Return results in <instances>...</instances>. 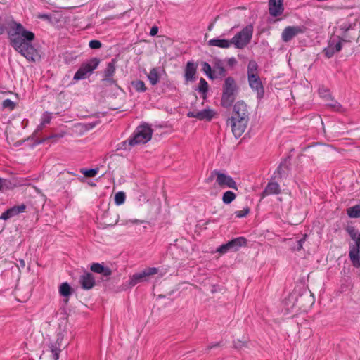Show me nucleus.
<instances>
[{
  "mask_svg": "<svg viewBox=\"0 0 360 360\" xmlns=\"http://www.w3.org/2000/svg\"><path fill=\"white\" fill-rule=\"evenodd\" d=\"M208 87L209 86L206 80L202 77L200 78L198 86L199 92L205 94L208 91Z\"/></svg>",
  "mask_w": 360,
  "mask_h": 360,
  "instance_id": "30",
  "label": "nucleus"
},
{
  "mask_svg": "<svg viewBox=\"0 0 360 360\" xmlns=\"http://www.w3.org/2000/svg\"><path fill=\"white\" fill-rule=\"evenodd\" d=\"M232 60L234 61L235 58H233V59L230 60V62L232 61Z\"/></svg>",
  "mask_w": 360,
  "mask_h": 360,
  "instance_id": "52",
  "label": "nucleus"
},
{
  "mask_svg": "<svg viewBox=\"0 0 360 360\" xmlns=\"http://www.w3.org/2000/svg\"><path fill=\"white\" fill-rule=\"evenodd\" d=\"M8 35L11 46L28 60L34 61L38 56L37 50L31 44L35 38L34 34L14 20L8 22Z\"/></svg>",
  "mask_w": 360,
  "mask_h": 360,
  "instance_id": "1",
  "label": "nucleus"
},
{
  "mask_svg": "<svg viewBox=\"0 0 360 360\" xmlns=\"http://www.w3.org/2000/svg\"><path fill=\"white\" fill-rule=\"evenodd\" d=\"M231 117L248 120V105L245 101H238L234 104Z\"/></svg>",
  "mask_w": 360,
  "mask_h": 360,
  "instance_id": "13",
  "label": "nucleus"
},
{
  "mask_svg": "<svg viewBox=\"0 0 360 360\" xmlns=\"http://www.w3.org/2000/svg\"><path fill=\"white\" fill-rule=\"evenodd\" d=\"M148 79L152 85H155L158 83L160 80V74L158 68H153L150 70L149 74L148 75Z\"/></svg>",
  "mask_w": 360,
  "mask_h": 360,
  "instance_id": "24",
  "label": "nucleus"
},
{
  "mask_svg": "<svg viewBox=\"0 0 360 360\" xmlns=\"http://www.w3.org/2000/svg\"><path fill=\"white\" fill-rule=\"evenodd\" d=\"M198 65L193 61H188L184 69V79L186 82L195 79Z\"/></svg>",
  "mask_w": 360,
  "mask_h": 360,
  "instance_id": "16",
  "label": "nucleus"
},
{
  "mask_svg": "<svg viewBox=\"0 0 360 360\" xmlns=\"http://www.w3.org/2000/svg\"><path fill=\"white\" fill-rule=\"evenodd\" d=\"M125 198V193L122 191H120L115 195V202L117 205H120L124 202Z\"/></svg>",
  "mask_w": 360,
  "mask_h": 360,
  "instance_id": "31",
  "label": "nucleus"
},
{
  "mask_svg": "<svg viewBox=\"0 0 360 360\" xmlns=\"http://www.w3.org/2000/svg\"><path fill=\"white\" fill-rule=\"evenodd\" d=\"M89 46L92 49H98L102 46V44L100 41L94 39L89 41Z\"/></svg>",
  "mask_w": 360,
  "mask_h": 360,
  "instance_id": "40",
  "label": "nucleus"
},
{
  "mask_svg": "<svg viewBox=\"0 0 360 360\" xmlns=\"http://www.w3.org/2000/svg\"><path fill=\"white\" fill-rule=\"evenodd\" d=\"M158 269L155 267H148L143 269L142 271L134 274L129 281V284L131 286L136 285L137 283L148 281V278L151 276L157 274Z\"/></svg>",
  "mask_w": 360,
  "mask_h": 360,
  "instance_id": "9",
  "label": "nucleus"
},
{
  "mask_svg": "<svg viewBox=\"0 0 360 360\" xmlns=\"http://www.w3.org/2000/svg\"><path fill=\"white\" fill-rule=\"evenodd\" d=\"M152 134L153 130L148 125L139 126L136 129L133 137L129 139V143L131 146L146 143L151 139Z\"/></svg>",
  "mask_w": 360,
  "mask_h": 360,
  "instance_id": "7",
  "label": "nucleus"
},
{
  "mask_svg": "<svg viewBox=\"0 0 360 360\" xmlns=\"http://www.w3.org/2000/svg\"><path fill=\"white\" fill-rule=\"evenodd\" d=\"M342 49V44L340 41L335 43L333 41H330L328 45L324 49L323 53L328 58H331L335 53L339 52Z\"/></svg>",
  "mask_w": 360,
  "mask_h": 360,
  "instance_id": "20",
  "label": "nucleus"
},
{
  "mask_svg": "<svg viewBox=\"0 0 360 360\" xmlns=\"http://www.w3.org/2000/svg\"><path fill=\"white\" fill-rule=\"evenodd\" d=\"M134 224H142L143 221L139 220V219H134L131 221Z\"/></svg>",
  "mask_w": 360,
  "mask_h": 360,
  "instance_id": "49",
  "label": "nucleus"
},
{
  "mask_svg": "<svg viewBox=\"0 0 360 360\" xmlns=\"http://www.w3.org/2000/svg\"><path fill=\"white\" fill-rule=\"evenodd\" d=\"M37 18L39 19H43V20H51V16L46 13H39L37 15Z\"/></svg>",
  "mask_w": 360,
  "mask_h": 360,
  "instance_id": "43",
  "label": "nucleus"
},
{
  "mask_svg": "<svg viewBox=\"0 0 360 360\" xmlns=\"http://www.w3.org/2000/svg\"><path fill=\"white\" fill-rule=\"evenodd\" d=\"M202 70L204 72L210 77L213 78L212 75V68L211 66L206 62H205L202 65Z\"/></svg>",
  "mask_w": 360,
  "mask_h": 360,
  "instance_id": "38",
  "label": "nucleus"
},
{
  "mask_svg": "<svg viewBox=\"0 0 360 360\" xmlns=\"http://www.w3.org/2000/svg\"><path fill=\"white\" fill-rule=\"evenodd\" d=\"M158 27L157 26H153L151 29H150V34L151 36H155L158 34Z\"/></svg>",
  "mask_w": 360,
  "mask_h": 360,
  "instance_id": "44",
  "label": "nucleus"
},
{
  "mask_svg": "<svg viewBox=\"0 0 360 360\" xmlns=\"http://www.w3.org/2000/svg\"><path fill=\"white\" fill-rule=\"evenodd\" d=\"M304 241V238L300 239L297 241V250H300L302 248V243Z\"/></svg>",
  "mask_w": 360,
  "mask_h": 360,
  "instance_id": "47",
  "label": "nucleus"
},
{
  "mask_svg": "<svg viewBox=\"0 0 360 360\" xmlns=\"http://www.w3.org/2000/svg\"><path fill=\"white\" fill-rule=\"evenodd\" d=\"M244 345V342H242L240 340H238L237 342H234V346L236 348L240 347Z\"/></svg>",
  "mask_w": 360,
  "mask_h": 360,
  "instance_id": "48",
  "label": "nucleus"
},
{
  "mask_svg": "<svg viewBox=\"0 0 360 360\" xmlns=\"http://www.w3.org/2000/svg\"><path fill=\"white\" fill-rule=\"evenodd\" d=\"M15 103L11 99H5L2 102V107L4 109H8L10 111L13 110L15 108Z\"/></svg>",
  "mask_w": 360,
  "mask_h": 360,
  "instance_id": "35",
  "label": "nucleus"
},
{
  "mask_svg": "<svg viewBox=\"0 0 360 360\" xmlns=\"http://www.w3.org/2000/svg\"><path fill=\"white\" fill-rule=\"evenodd\" d=\"M99 63V59L94 58L86 63H82L78 70L75 72L74 75V79L80 80L86 78L95 69L97 68Z\"/></svg>",
  "mask_w": 360,
  "mask_h": 360,
  "instance_id": "8",
  "label": "nucleus"
},
{
  "mask_svg": "<svg viewBox=\"0 0 360 360\" xmlns=\"http://www.w3.org/2000/svg\"><path fill=\"white\" fill-rule=\"evenodd\" d=\"M220 345V343H215L212 345H209L206 348V352H208L211 349L219 347Z\"/></svg>",
  "mask_w": 360,
  "mask_h": 360,
  "instance_id": "46",
  "label": "nucleus"
},
{
  "mask_svg": "<svg viewBox=\"0 0 360 360\" xmlns=\"http://www.w3.org/2000/svg\"><path fill=\"white\" fill-rule=\"evenodd\" d=\"M214 112L210 109H205L200 111H190L188 112V117L197 118L199 120H210L214 117Z\"/></svg>",
  "mask_w": 360,
  "mask_h": 360,
  "instance_id": "17",
  "label": "nucleus"
},
{
  "mask_svg": "<svg viewBox=\"0 0 360 360\" xmlns=\"http://www.w3.org/2000/svg\"><path fill=\"white\" fill-rule=\"evenodd\" d=\"M229 251H231V250H230V248L229 247L228 243L220 245L217 249V252L221 255L225 254V253L228 252Z\"/></svg>",
  "mask_w": 360,
  "mask_h": 360,
  "instance_id": "39",
  "label": "nucleus"
},
{
  "mask_svg": "<svg viewBox=\"0 0 360 360\" xmlns=\"http://www.w3.org/2000/svg\"><path fill=\"white\" fill-rule=\"evenodd\" d=\"M306 295H302L300 298L296 300L297 304L299 307H301V302Z\"/></svg>",
  "mask_w": 360,
  "mask_h": 360,
  "instance_id": "45",
  "label": "nucleus"
},
{
  "mask_svg": "<svg viewBox=\"0 0 360 360\" xmlns=\"http://www.w3.org/2000/svg\"><path fill=\"white\" fill-rule=\"evenodd\" d=\"M229 122L231 126L233 134L236 138H239L245 132L247 127L248 120L245 118H238L236 117H231Z\"/></svg>",
  "mask_w": 360,
  "mask_h": 360,
  "instance_id": "11",
  "label": "nucleus"
},
{
  "mask_svg": "<svg viewBox=\"0 0 360 360\" xmlns=\"http://www.w3.org/2000/svg\"><path fill=\"white\" fill-rule=\"evenodd\" d=\"M131 86L138 92H144L147 89L145 83L141 80L133 81L131 82Z\"/></svg>",
  "mask_w": 360,
  "mask_h": 360,
  "instance_id": "28",
  "label": "nucleus"
},
{
  "mask_svg": "<svg viewBox=\"0 0 360 360\" xmlns=\"http://www.w3.org/2000/svg\"><path fill=\"white\" fill-rule=\"evenodd\" d=\"M90 269L95 273L101 274L104 276H108L111 275L112 271L109 268L104 267L99 263H94L91 264Z\"/></svg>",
  "mask_w": 360,
  "mask_h": 360,
  "instance_id": "23",
  "label": "nucleus"
},
{
  "mask_svg": "<svg viewBox=\"0 0 360 360\" xmlns=\"http://www.w3.org/2000/svg\"><path fill=\"white\" fill-rule=\"evenodd\" d=\"M3 187V180L2 179L0 178V190Z\"/></svg>",
  "mask_w": 360,
  "mask_h": 360,
  "instance_id": "50",
  "label": "nucleus"
},
{
  "mask_svg": "<svg viewBox=\"0 0 360 360\" xmlns=\"http://www.w3.org/2000/svg\"><path fill=\"white\" fill-rule=\"evenodd\" d=\"M214 179H216V183L221 188H230L238 190L236 181L229 175L214 169L211 172L210 176L206 179V182H211Z\"/></svg>",
  "mask_w": 360,
  "mask_h": 360,
  "instance_id": "5",
  "label": "nucleus"
},
{
  "mask_svg": "<svg viewBox=\"0 0 360 360\" xmlns=\"http://www.w3.org/2000/svg\"><path fill=\"white\" fill-rule=\"evenodd\" d=\"M248 82L252 91L257 94L259 99L263 98L264 88L259 75V68L255 60H250L247 68Z\"/></svg>",
  "mask_w": 360,
  "mask_h": 360,
  "instance_id": "2",
  "label": "nucleus"
},
{
  "mask_svg": "<svg viewBox=\"0 0 360 360\" xmlns=\"http://www.w3.org/2000/svg\"><path fill=\"white\" fill-rule=\"evenodd\" d=\"M288 169L287 166L283 165H279L274 172V179H281L286 177L288 175Z\"/></svg>",
  "mask_w": 360,
  "mask_h": 360,
  "instance_id": "25",
  "label": "nucleus"
},
{
  "mask_svg": "<svg viewBox=\"0 0 360 360\" xmlns=\"http://www.w3.org/2000/svg\"><path fill=\"white\" fill-rule=\"evenodd\" d=\"M210 46H217L222 49H228L231 45V41L228 39H212L208 41Z\"/></svg>",
  "mask_w": 360,
  "mask_h": 360,
  "instance_id": "22",
  "label": "nucleus"
},
{
  "mask_svg": "<svg viewBox=\"0 0 360 360\" xmlns=\"http://www.w3.org/2000/svg\"><path fill=\"white\" fill-rule=\"evenodd\" d=\"M319 94L321 97L326 99V101L331 98L330 91L324 87H321L319 89Z\"/></svg>",
  "mask_w": 360,
  "mask_h": 360,
  "instance_id": "32",
  "label": "nucleus"
},
{
  "mask_svg": "<svg viewBox=\"0 0 360 360\" xmlns=\"http://www.w3.org/2000/svg\"><path fill=\"white\" fill-rule=\"evenodd\" d=\"M59 292L62 296L68 297L71 295V288L68 283H63L60 285Z\"/></svg>",
  "mask_w": 360,
  "mask_h": 360,
  "instance_id": "29",
  "label": "nucleus"
},
{
  "mask_svg": "<svg viewBox=\"0 0 360 360\" xmlns=\"http://www.w3.org/2000/svg\"><path fill=\"white\" fill-rule=\"evenodd\" d=\"M51 353H52V359L53 360H58L59 359V354L60 352V349L57 348L55 346H51Z\"/></svg>",
  "mask_w": 360,
  "mask_h": 360,
  "instance_id": "41",
  "label": "nucleus"
},
{
  "mask_svg": "<svg viewBox=\"0 0 360 360\" xmlns=\"http://www.w3.org/2000/svg\"><path fill=\"white\" fill-rule=\"evenodd\" d=\"M305 30L306 27L303 25L287 26L281 33V39L285 43L289 42L297 35L304 34Z\"/></svg>",
  "mask_w": 360,
  "mask_h": 360,
  "instance_id": "10",
  "label": "nucleus"
},
{
  "mask_svg": "<svg viewBox=\"0 0 360 360\" xmlns=\"http://www.w3.org/2000/svg\"><path fill=\"white\" fill-rule=\"evenodd\" d=\"M212 27H213V24H210V25H209V27H208V30H212Z\"/></svg>",
  "mask_w": 360,
  "mask_h": 360,
  "instance_id": "51",
  "label": "nucleus"
},
{
  "mask_svg": "<svg viewBox=\"0 0 360 360\" xmlns=\"http://www.w3.org/2000/svg\"><path fill=\"white\" fill-rule=\"evenodd\" d=\"M330 103L327 105L330 106L335 111H340L342 109L341 105L336 101L333 100L332 98L329 99Z\"/></svg>",
  "mask_w": 360,
  "mask_h": 360,
  "instance_id": "36",
  "label": "nucleus"
},
{
  "mask_svg": "<svg viewBox=\"0 0 360 360\" xmlns=\"http://www.w3.org/2000/svg\"><path fill=\"white\" fill-rule=\"evenodd\" d=\"M346 231L352 239L349 243V257L354 267L360 268V231L351 226L346 228Z\"/></svg>",
  "mask_w": 360,
  "mask_h": 360,
  "instance_id": "4",
  "label": "nucleus"
},
{
  "mask_svg": "<svg viewBox=\"0 0 360 360\" xmlns=\"http://www.w3.org/2000/svg\"><path fill=\"white\" fill-rule=\"evenodd\" d=\"M283 0H269V11L272 16L276 17L283 13Z\"/></svg>",
  "mask_w": 360,
  "mask_h": 360,
  "instance_id": "18",
  "label": "nucleus"
},
{
  "mask_svg": "<svg viewBox=\"0 0 360 360\" xmlns=\"http://www.w3.org/2000/svg\"><path fill=\"white\" fill-rule=\"evenodd\" d=\"M215 72H217V74L221 77H224L226 75V71L225 68L222 66L217 67L214 70Z\"/></svg>",
  "mask_w": 360,
  "mask_h": 360,
  "instance_id": "42",
  "label": "nucleus"
},
{
  "mask_svg": "<svg viewBox=\"0 0 360 360\" xmlns=\"http://www.w3.org/2000/svg\"><path fill=\"white\" fill-rule=\"evenodd\" d=\"M252 34L253 26L247 25L231 39V44H233L236 49H242L250 42Z\"/></svg>",
  "mask_w": 360,
  "mask_h": 360,
  "instance_id": "6",
  "label": "nucleus"
},
{
  "mask_svg": "<svg viewBox=\"0 0 360 360\" xmlns=\"http://www.w3.org/2000/svg\"><path fill=\"white\" fill-rule=\"evenodd\" d=\"M115 63V60L112 59L110 63L107 64V67L104 70L103 80L110 84H115L116 82V81L114 79V75L116 70Z\"/></svg>",
  "mask_w": 360,
  "mask_h": 360,
  "instance_id": "14",
  "label": "nucleus"
},
{
  "mask_svg": "<svg viewBox=\"0 0 360 360\" xmlns=\"http://www.w3.org/2000/svg\"><path fill=\"white\" fill-rule=\"evenodd\" d=\"M250 212V209L248 207H245L242 210H238L235 212V215L238 218H243L246 217Z\"/></svg>",
  "mask_w": 360,
  "mask_h": 360,
  "instance_id": "37",
  "label": "nucleus"
},
{
  "mask_svg": "<svg viewBox=\"0 0 360 360\" xmlns=\"http://www.w3.org/2000/svg\"><path fill=\"white\" fill-rule=\"evenodd\" d=\"M247 240L244 237H238L228 242L231 251H237L240 247L245 246Z\"/></svg>",
  "mask_w": 360,
  "mask_h": 360,
  "instance_id": "21",
  "label": "nucleus"
},
{
  "mask_svg": "<svg viewBox=\"0 0 360 360\" xmlns=\"http://www.w3.org/2000/svg\"><path fill=\"white\" fill-rule=\"evenodd\" d=\"M98 172V169H81V173L86 177H94Z\"/></svg>",
  "mask_w": 360,
  "mask_h": 360,
  "instance_id": "34",
  "label": "nucleus"
},
{
  "mask_svg": "<svg viewBox=\"0 0 360 360\" xmlns=\"http://www.w3.org/2000/svg\"><path fill=\"white\" fill-rule=\"evenodd\" d=\"M25 210L26 206L24 204L13 206V207L8 209L6 211L4 212L1 214L0 219L3 220H7L13 217L18 215L20 213L25 212Z\"/></svg>",
  "mask_w": 360,
  "mask_h": 360,
  "instance_id": "15",
  "label": "nucleus"
},
{
  "mask_svg": "<svg viewBox=\"0 0 360 360\" xmlns=\"http://www.w3.org/2000/svg\"><path fill=\"white\" fill-rule=\"evenodd\" d=\"M79 283L83 290H89L96 285V279L91 273L84 271L79 278Z\"/></svg>",
  "mask_w": 360,
  "mask_h": 360,
  "instance_id": "12",
  "label": "nucleus"
},
{
  "mask_svg": "<svg viewBox=\"0 0 360 360\" xmlns=\"http://www.w3.org/2000/svg\"><path fill=\"white\" fill-rule=\"evenodd\" d=\"M238 86L234 78L228 77L222 86L220 104L223 108H229L235 101L238 93Z\"/></svg>",
  "mask_w": 360,
  "mask_h": 360,
  "instance_id": "3",
  "label": "nucleus"
},
{
  "mask_svg": "<svg viewBox=\"0 0 360 360\" xmlns=\"http://www.w3.org/2000/svg\"><path fill=\"white\" fill-rule=\"evenodd\" d=\"M347 214L350 218H359L360 217V205L349 207L347 210Z\"/></svg>",
  "mask_w": 360,
  "mask_h": 360,
  "instance_id": "26",
  "label": "nucleus"
},
{
  "mask_svg": "<svg viewBox=\"0 0 360 360\" xmlns=\"http://www.w3.org/2000/svg\"><path fill=\"white\" fill-rule=\"evenodd\" d=\"M236 198V194L231 191H227L224 193L222 196V201L225 204H229L233 202Z\"/></svg>",
  "mask_w": 360,
  "mask_h": 360,
  "instance_id": "27",
  "label": "nucleus"
},
{
  "mask_svg": "<svg viewBox=\"0 0 360 360\" xmlns=\"http://www.w3.org/2000/svg\"><path fill=\"white\" fill-rule=\"evenodd\" d=\"M281 189L279 184L277 182L271 181L268 183L267 186L262 191L261 195L263 198L270 195H278L281 193Z\"/></svg>",
  "mask_w": 360,
  "mask_h": 360,
  "instance_id": "19",
  "label": "nucleus"
},
{
  "mask_svg": "<svg viewBox=\"0 0 360 360\" xmlns=\"http://www.w3.org/2000/svg\"><path fill=\"white\" fill-rule=\"evenodd\" d=\"M51 120V115L49 112H44L41 119L40 127H43L49 124Z\"/></svg>",
  "mask_w": 360,
  "mask_h": 360,
  "instance_id": "33",
  "label": "nucleus"
}]
</instances>
